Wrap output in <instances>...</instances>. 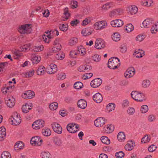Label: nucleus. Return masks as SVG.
<instances>
[{"label": "nucleus", "mask_w": 158, "mask_h": 158, "mask_svg": "<svg viewBox=\"0 0 158 158\" xmlns=\"http://www.w3.org/2000/svg\"><path fill=\"white\" fill-rule=\"evenodd\" d=\"M120 65V60L117 57L111 58L108 61V67L110 69H115L119 67Z\"/></svg>", "instance_id": "obj_1"}, {"label": "nucleus", "mask_w": 158, "mask_h": 158, "mask_svg": "<svg viewBox=\"0 0 158 158\" xmlns=\"http://www.w3.org/2000/svg\"><path fill=\"white\" fill-rule=\"evenodd\" d=\"M30 24H25L22 25L19 27L18 31L21 34H28L31 33L32 28Z\"/></svg>", "instance_id": "obj_2"}, {"label": "nucleus", "mask_w": 158, "mask_h": 158, "mask_svg": "<svg viewBox=\"0 0 158 158\" xmlns=\"http://www.w3.org/2000/svg\"><path fill=\"white\" fill-rule=\"evenodd\" d=\"M132 98L135 101L141 102L144 100V95L143 93L136 91H132L131 94Z\"/></svg>", "instance_id": "obj_3"}, {"label": "nucleus", "mask_w": 158, "mask_h": 158, "mask_svg": "<svg viewBox=\"0 0 158 158\" xmlns=\"http://www.w3.org/2000/svg\"><path fill=\"white\" fill-rule=\"evenodd\" d=\"M79 127V125L76 123H70L67 126V129L70 133H74L78 131Z\"/></svg>", "instance_id": "obj_4"}, {"label": "nucleus", "mask_w": 158, "mask_h": 158, "mask_svg": "<svg viewBox=\"0 0 158 158\" xmlns=\"http://www.w3.org/2000/svg\"><path fill=\"white\" fill-rule=\"evenodd\" d=\"M107 26V23L103 21L96 22L94 24V28L97 30L103 29L106 28Z\"/></svg>", "instance_id": "obj_5"}, {"label": "nucleus", "mask_w": 158, "mask_h": 158, "mask_svg": "<svg viewBox=\"0 0 158 158\" xmlns=\"http://www.w3.org/2000/svg\"><path fill=\"white\" fill-rule=\"evenodd\" d=\"M44 122L42 120L39 119L34 122L32 126L34 129H38L44 127Z\"/></svg>", "instance_id": "obj_6"}, {"label": "nucleus", "mask_w": 158, "mask_h": 158, "mask_svg": "<svg viewBox=\"0 0 158 158\" xmlns=\"http://www.w3.org/2000/svg\"><path fill=\"white\" fill-rule=\"evenodd\" d=\"M12 124L15 125H19L21 121L20 116L17 113H14L11 119Z\"/></svg>", "instance_id": "obj_7"}, {"label": "nucleus", "mask_w": 158, "mask_h": 158, "mask_svg": "<svg viewBox=\"0 0 158 158\" xmlns=\"http://www.w3.org/2000/svg\"><path fill=\"white\" fill-rule=\"evenodd\" d=\"M51 126L55 132L58 134H61L62 133V128L59 124L55 122L52 123L51 124Z\"/></svg>", "instance_id": "obj_8"}, {"label": "nucleus", "mask_w": 158, "mask_h": 158, "mask_svg": "<svg viewBox=\"0 0 158 158\" xmlns=\"http://www.w3.org/2000/svg\"><path fill=\"white\" fill-rule=\"evenodd\" d=\"M106 121V120L104 118L99 117L95 120L94 124L97 127H100L104 124Z\"/></svg>", "instance_id": "obj_9"}, {"label": "nucleus", "mask_w": 158, "mask_h": 158, "mask_svg": "<svg viewBox=\"0 0 158 158\" xmlns=\"http://www.w3.org/2000/svg\"><path fill=\"white\" fill-rule=\"evenodd\" d=\"M135 73V69L133 67L129 68L124 73L125 77L127 78H129L132 77Z\"/></svg>", "instance_id": "obj_10"}, {"label": "nucleus", "mask_w": 158, "mask_h": 158, "mask_svg": "<svg viewBox=\"0 0 158 158\" xmlns=\"http://www.w3.org/2000/svg\"><path fill=\"white\" fill-rule=\"evenodd\" d=\"M105 46V42L102 39H99L96 40L95 47L97 49H101L104 48Z\"/></svg>", "instance_id": "obj_11"}, {"label": "nucleus", "mask_w": 158, "mask_h": 158, "mask_svg": "<svg viewBox=\"0 0 158 158\" xmlns=\"http://www.w3.org/2000/svg\"><path fill=\"white\" fill-rule=\"evenodd\" d=\"M127 10L129 14L133 15H135L137 13L138 11V9L135 5H130L127 8Z\"/></svg>", "instance_id": "obj_12"}, {"label": "nucleus", "mask_w": 158, "mask_h": 158, "mask_svg": "<svg viewBox=\"0 0 158 158\" xmlns=\"http://www.w3.org/2000/svg\"><path fill=\"white\" fill-rule=\"evenodd\" d=\"M43 141L42 139H40L38 136L33 137L31 140V143L32 145H40Z\"/></svg>", "instance_id": "obj_13"}, {"label": "nucleus", "mask_w": 158, "mask_h": 158, "mask_svg": "<svg viewBox=\"0 0 158 158\" xmlns=\"http://www.w3.org/2000/svg\"><path fill=\"white\" fill-rule=\"evenodd\" d=\"M15 99L13 97H10L7 98L5 100V103L8 107L12 108L15 104Z\"/></svg>", "instance_id": "obj_14"}, {"label": "nucleus", "mask_w": 158, "mask_h": 158, "mask_svg": "<svg viewBox=\"0 0 158 158\" xmlns=\"http://www.w3.org/2000/svg\"><path fill=\"white\" fill-rule=\"evenodd\" d=\"M102 81L99 78H96L92 80L90 83V85L93 88H96L99 86L102 83Z\"/></svg>", "instance_id": "obj_15"}, {"label": "nucleus", "mask_w": 158, "mask_h": 158, "mask_svg": "<svg viewBox=\"0 0 158 158\" xmlns=\"http://www.w3.org/2000/svg\"><path fill=\"white\" fill-rule=\"evenodd\" d=\"M154 23V20L151 18H147L145 19L143 22V24L145 28H148L150 27Z\"/></svg>", "instance_id": "obj_16"}, {"label": "nucleus", "mask_w": 158, "mask_h": 158, "mask_svg": "<svg viewBox=\"0 0 158 158\" xmlns=\"http://www.w3.org/2000/svg\"><path fill=\"white\" fill-rule=\"evenodd\" d=\"M111 25L114 27H120L123 24V22L121 19H116L111 22Z\"/></svg>", "instance_id": "obj_17"}, {"label": "nucleus", "mask_w": 158, "mask_h": 158, "mask_svg": "<svg viewBox=\"0 0 158 158\" xmlns=\"http://www.w3.org/2000/svg\"><path fill=\"white\" fill-rule=\"evenodd\" d=\"M35 95L34 93L32 91L28 90L26 92L22 95L23 98L25 99H29L33 98Z\"/></svg>", "instance_id": "obj_18"}, {"label": "nucleus", "mask_w": 158, "mask_h": 158, "mask_svg": "<svg viewBox=\"0 0 158 158\" xmlns=\"http://www.w3.org/2000/svg\"><path fill=\"white\" fill-rule=\"evenodd\" d=\"M94 100L97 103H100L102 100L103 98L102 95L99 93H97L93 96Z\"/></svg>", "instance_id": "obj_19"}, {"label": "nucleus", "mask_w": 158, "mask_h": 158, "mask_svg": "<svg viewBox=\"0 0 158 158\" xmlns=\"http://www.w3.org/2000/svg\"><path fill=\"white\" fill-rule=\"evenodd\" d=\"M77 104L78 107L82 109H85L87 106L86 101L83 99L78 100Z\"/></svg>", "instance_id": "obj_20"}, {"label": "nucleus", "mask_w": 158, "mask_h": 158, "mask_svg": "<svg viewBox=\"0 0 158 158\" xmlns=\"http://www.w3.org/2000/svg\"><path fill=\"white\" fill-rule=\"evenodd\" d=\"M32 108V104L31 103H26L24 106H23L22 108L23 112L24 113H27L29 112V110Z\"/></svg>", "instance_id": "obj_21"}, {"label": "nucleus", "mask_w": 158, "mask_h": 158, "mask_svg": "<svg viewBox=\"0 0 158 158\" xmlns=\"http://www.w3.org/2000/svg\"><path fill=\"white\" fill-rule=\"evenodd\" d=\"M115 3L114 2H108L103 5L102 9L104 10H106L110 8H113L115 6Z\"/></svg>", "instance_id": "obj_22"}, {"label": "nucleus", "mask_w": 158, "mask_h": 158, "mask_svg": "<svg viewBox=\"0 0 158 158\" xmlns=\"http://www.w3.org/2000/svg\"><path fill=\"white\" fill-rule=\"evenodd\" d=\"M6 130L4 127L0 128V140H3L6 136Z\"/></svg>", "instance_id": "obj_23"}, {"label": "nucleus", "mask_w": 158, "mask_h": 158, "mask_svg": "<svg viewBox=\"0 0 158 158\" xmlns=\"http://www.w3.org/2000/svg\"><path fill=\"white\" fill-rule=\"evenodd\" d=\"M93 31V30L90 28H85L82 30L81 33L83 36H86L91 34Z\"/></svg>", "instance_id": "obj_24"}, {"label": "nucleus", "mask_w": 158, "mask_h": 158, "mask_svg": "<svg viewBox=\"0 0 158 158\" xmlns=\"http://www.w3.org/2000/svg\"><path fill=\"white\" fill-rule=\"evenodd\" d=\"M114 126L111 125H107L104 127V131L106 133H111L114 130Z\"/></svg>", "instance_id": "obj_25"}, {"label": "nucleus", "mask_w": 158, "mask_h": 158, "mask_svg": "<svg viewBox=\"0 0 158 158\" xmlns=\"http://www.w3.org/2000/svg\"><path fill=\"white\" fill-rule=\"evenodd\" d=\"M53 142L54 144L58 146H61L62 145L63 142L60 138L58 137H55L53 138Z\"/></svg>", "instance_id": "obj_26"}, {"label": "nucleus", "mask_w": 158, "mask_h": 158, "mask_svg": "<svg viewBox=\"0 0 158 158\" xmlns=\"http://www.w3.org/2000/svg\"><path fill=\"white\" fill-rule=\"evenodd\" d=\"M133 55L136 58L142 57L143 55H144V52L139 49L135 50Z\"/></svg>", "instance_id": "obj_27"}, {"label": "nucleus", "mask_w": 158, "mask_h": 158, "mask_svg": "<svg viewBox=\"0 0 158 158\" xmlns=\"http://www.w3.org/2000/svg\"><path fill=\"white\" fill-rule=\"evenodd\" d=\"M41 60V57L38 56L33 55L31 56V60L34 64H37Z\"/></svg>", "instance_id": "obj_28"}, {"label": "nucleus", "mask_w": 158, "mask_h": 158, "mask_svg": "<svg viewBox=\"0 0 158 158\" xmlns=\"http://www.w3.org/2000/svg\"><path fill=\"white\" fill-rule=\"evenodd\" d=\"M117 138L120 142L124 141L126 139L125 134L123 132H120L118 135Z\"/></svg>", "instance_id": "obj_29"}, {"label": "nucleus", "mask_w": 158, "mask_h": 158, "mask_svg": "<svg viewBox=\"0 0 158 158\" xmlns=\"http://www.w3.org/2000/svg\"><path fill=\"white\" fill-rule=\"evenodd\" d=\"M50 69L52 70L51 72L48 71V73L49 74H53L56 72L57 70L56 65L54 64H51L49 66Z\"/></svg>", "instance_id": "obj_30"}, {"label": "nucleus", "mask_w": 158, "mask_h": 158, "mask_svg": "<svg viewBox=\"0 0 158 158\" xmlns=\"http://www.w3.org/2000/svg\"><path fill=\"white\" fill-rule=\"evenodd\" d=\"M12 86H7L6 85L3 87L1 91L3 93L6 94L7 93L10 92L12 90Z\"/></svg>", "instance_id": "obj_31"}, {"label": "nucleus", "mask_w": 158, "mask_h": 158, "mask_svg": "<svg viewBox=\"0 0 158 158\" xmlns=\"http://www.w3.org/2000/svg\"><path fill=\"white\" fill-rule=\"evenodd\" d=\"M41 158H52L51 154L48 152H42L40 155Z\"/></svg>", "instance_id": "obj_32"}, {"label": "nucleus", "mask_w": 158, "mask_h": 158, "mask_svg": "<svg viewBox=\"0 0 158 158\" xmlns=\"http://www.w3.org/2000/svg\"><path fill=\"white\" fill-rule=\"evenodd\" d=\"M44 48L43 45L36 46L33 47L32 50L35 52H37L43 51Z\"/></svg>", "instance_id": "obj_33"}, {"label": "nucleus", "mask_w": 158, "mask_h": 158, "mask_svg": "<svg viewBox=\"0 0 158 158\" xmlns=\"http://www.w3.org/2000/svg\"><path fill=\"white\" fill-rule=\"evenodd\" d=\"M64 16L63 18H64V19H63V20L65 21L68 19L70 16V14L69 13V9L67 7L64 9Z\"/></svg>", "instance_id": "obj_34"}, {"label": "nucleus", "mask_w": 158, "mask_h": 158, "mask_svg": "<svg viewBox=\"0 0 158 158\" xmlns=\"http://www.w3.org/2000/svg\"><path fill=\"white\" fill-rule=\"evenodd\" d=\"M77 53L80 54L81 56H84L86 54L85 49L82 46L78 48Z\"/></svg>", "instance_id": "obj_35"}, {"label": "nucleus", "mask_w": 158, "mask_h": 158, "mask_svg": "<svg viewBox=\"0 0 158 158\" xmlns=\"http://www.w3.org/2000/svg\"><path fill=\"white\" fill-rule=\"evenodd\" d=\"M101 140L102 142L105 144L108 145L110 143V140L106 136H102L101 138Z\"/></svg>", "instance_id": "obj_36"}, {"label": "nucleus", "mask_w": 158, "mask_h": 158, "mask_svg": "<svg viewBox=\"0 0 158 158\" xmlns=\"http://www.w3.org/2000/svg\"><path fill=\"white\" fill-rule=\"evenodd\" d=\"M151 31L152 33H156L158 31V22H157L156 24L153 25L152 27Z\"/></svg>", "instance_id": "obj_37"}, {"label": "nucleus", "mask_w": 158, "mask_h": 158, "mask_svg": "<svg viewBox=\"0 0 158 158\" xmlns=\"http://www.w3.org/2000/svg\"><path fill=\"white\" fill-rule=\"evenodd\" d=\"M45 68L44 66L40 67L37 70L38 75H43L45 73Z\"/></svg>", "instance_id": "obj_38"}, {"label": "nucleus", "mask_w": 158, "mask_h": 158, "mask_svg": "<svg viewBox=\"0 0 158 158\" xmlns=\"http://www.w3.org/2000/svg\"><path fill=\"white\" fill-rule=\"evenodd\" d=\"M65 55L62 52L57 53L56 54L55 57L58 60H61L64 57Z\"/></svg>", "instance_id": "obj_39"}, {"label": "nucleus", "mask_w": 158, "mask_h": 158, "mask_svg": "<svg viewBox=\"0 0 158 158\" xmlns=\"http://www.w3.org/2000/svg\"><path fill=\"white\" fill-rule=\"evenodd\" d=\"M31 45L30 44L25 45L20 48V50L23 52H26L30 50Z\"/></svg>", "instance_id": "obj_40"}, {"label": "nucleus", "mask_w": 158, "mask_h": 158, "mask_svg": "<svg viewBox=\"0 0 158 158\" xmlns=\"http://www.w3.org/2000/svg\"><path fill=\"white\" fill-rule=\"evenodd\" d=\"M58 106V104L56 102H53L50 104L49 106V108L51 110H56Z\"/></svg>", "instance_id": "obj_41"}, {"label": "nucleus", "mask_w": 158, "mask_h": 158, "mask_svg": "<svg viewBox=\"0 0 158 158\" xmlns=\"http://www.w3.org/2000/svg\"><path fill=\"white\" fill-rule=\"evenodd\" d=\"M78 42V40L77 38L74 37L71 38L69 42V44L70 45H73L76 44Z\"/></svg>", "instance_id": "obj_42"}, {"label": "nucleus", "mask_w": 158, "mask_h": 158, "mask_svg": "<svg viewBox=\"0 0 158 158\" xmlns=\"http://www.w3.org/2000/svg\"><path fill=\"white\" fill-rule=\"evenodd\" d=\"M112 39L116 42L120 40V35L118 33H115L113 35Z\"/></svg>", "instance_id": "obj_43"}, {"label": "nucleus", "mask_w": 158, "mask_h": 158, "mask_svg": "<svg viewBox=\"0 0 158 158\" xmlns=\"http://www.w3.org/2000/svg\"><path fill=\"white\" fill-rule=\"evenodd\" d=\"M83 86V84L81 82L78 81L74 84V87L76 89H79L81 88Z\"/></svg>", "instance_id": "obj_44"}, {"label": "nucleus", "mask_w": 158, "mask_h": 158, "mask_svg": "<svg viewBox=\"0 0 158 158\" xmlns=\"http://www.w3.org/2000/svg\"><path fill=\"white\" fill-rule=\"evenodd\" d=\"M24 147V144L23 142H18L15 145L14 147L18 149H23Z\"/></svg>", "instance_id": "obj_45"}, {"label": "nucleus", "mask_w": 158, "mask_h": 158, "mask_svg": "<svg viewBox=\"0 0 158 158\" xmlns=\"http://www.w3.org/2000/svg\"><path fill=\"white\" fill-rule=\"evenodd\" d=\"M62 48V46L60 44H57L54 46L53 48H52L53 51L54 52H57L60 51Z\"/></svg>", "instance_id": "obj_46"}, {"label": "nucleus", "mask_w": 158, "mask_h": 158, "mask_svg": "<svg viewBox=\"0 0 158 158\" xmlns=\"http://www.w3.org/2000/svg\"><path fill=\"white\" fill-rule=\"evenodd\" d=\"M42 133L44 135L48 136L51 135V130L49 129H43L42 131Z\"/></svg>", "instance_id": "obj_47"}, {"label": "nucleus", "mask_w": 158, "mask_h": 158, "mask_svg": "<svg viewBox=\"0 0 158 158\" xmlns=\"http://www.w3.org/2000/svg\"><path fill=\"white\" fill-rule=\"evenodd\" d=\"M1 158H11V156L8 152L5 151L2 154Z\"/></svg>", "instance_id": "obj_48"}, {"label": "nucleus", "mask_w": 158, "mask_h": 158, "mask_svg": "<svg viewBox=\"0 0 158 158\" xmlns=\"http://www.w3.org/2000/svg\"><path fill=\"white\" fill-rule=\"evenodd\" d=\"M66 77V75L65 73H59L56 76L57 79L59 80H63Z\"/></svg>", "instance_id": "obj_49"}, {"label": "nucleus", "mask_w": 158, "mask_h": 158, "mask_svg": "<svg viewBox=\"0 0 158 158\" xmlns=\"http://www.w3.org/2000/svg\"><path fill=\"white\" fill-rule=\"evenodd\" d=\"M150 84V82L149 80H145L142 81V85L143 88H146L148 87Z\"/></svg>", "instance_id": "obj_50"}, {"label": "nucleus", "mask_w": 158, "mask_h": 158, "mask_svg": "<svg viewBox=\"0 0 158 158\" xmlns=\"http://www.w3.org/2000/svg\"><path fill=\"white\" fill-rule=\"evenodd\" d=\"M115 105L113 103H110L108 104L106 107L109 111H110L114 110Z\"/></svg>", "instance_id": "obj_51"}, {"label": "nucleus", "mask_w": 158, "mask_h": 158, "mask_svg": "<svg viewBox=\"0 0 158 158\" xmlns=\"http://www.w3.org/2000/svg\"><path fill=\"white\" fill-rule=\"evenodd\" d=\"M134 29L133 26L131 24H128L126 27L125 30L127 32H131Z\"/></svg>", "instance_id": "obj_52"}, {"label": "nucleus", "mask_w": 158, "mask_h": 158, "mask_svg": "<svg viewBox=\"0 0 158 158\" xmlns=\"http://www.w3.org/2000/svg\"><path fill=\"white\" fill-rule=\"evenodd\" d=\"M148 110V106L146 105L142 106L141 108L140 111L143 113H145L147 112Z\"/></svg>", "instance_id": "obj_53"}, {"label": "nucleus", "mask_w": 158, "mask_h": 158, "mask_svg": "<svg viewBox=\"0 0 158 158\" xmlns=\"http://www.w3.org/2000/svg\"><path fill=\"white\" fill-rule=\"evenodd\" d=\"M150 140L148 135H145L142 139L141 142L143 143H146L148 142Z\"/></svg>", "instance_id": "obj_54"}, {"label": "nucleus", "mask_w": 158, "mask_h": 158, "mask_svg": "<svg viewBox=\"0 0 158 158\" xmlns=\"http://www.w3.org/2000/svg\"><path fill=\"white\" fill-rule=\"evenodd\" d=\"M92 59L94 61L98 62L101 60V56L99 55L96 54L92 56Z\"/></svg>", "instance_id": "obj_55"}, {"label": "nucleus", "mask_w": 158, "mask_h": 158, "mask_svg": "<svg viewBox=\"0 0 158 158\" xmlns=\"http://www.w3.org/2000/svg\"><path fill=\"white\" fill-rule=\"evenodd\" d=\"M93 73H87L85 74L83 77L82 78L84 80H85L88 78H89L93 76Z\"/></svg>", "instance_id": "obj_56"}, {"label": "nucleus", "mask_w": 158, "mask_h": 158, "mask_svg": "<svg viewBox=\"0 0 158 158\" xmlns=\"http://www.w3.org/2000/svg\"><path fill=\"white\" fill-rule=\"evenodd\" d=\"M133 145L130 143H127L125 146V148L126 150L130 151L133 148Z\"/></svg>", "instance_id": "obj_57"}, {"label": "nucleus", "mask_w": 158, "mask_h": 158, "mask_svg": "<svg viewBox=\"0 0 158 158\" xmlns=\"http://www.w3.org/2000/svg\"><path fill=\"white\" fill-rule=\"evenodd\" d=\"M124 156V153L122 151L117 152L115 153V156L117 158H121Z\"/></svg>", "instance_id": "obj_58"}, {"label": "nucleus", "mask_w": 158, "mask_h": 158, "mask_svg": "<svg viewBox=\"0 0 158 158\" xmlns=\"http://www.w3.org/2000/svg\"><path fill=\"white\" fill-rule=\"evenodd\" d=\"M59 27L60 30L63 31H65L68 29L67 26L64 24H60Z\"/></svg>", "instance_id": "obj_59"}, {"label": "nucleus", "mask_w": 158, "mask_h": 158, "mask_svg": "<svg viewBox=\"0 0 158 158\" xmlns=\"http://www.w3.org/2000/svg\"><path fill=\"white\" fill-rule=\"evenodd\" d=\"M34 73V71L33 70H31L26 72V77H31L33 76Z\"/></svg>", "instance_id": "obj_60"}, {"label": "nucleus", "mask_w": 158, "mask_h": 158, "mask_svg": "<svg viewBox=\"0 0 158 158\" xmlns=\"http://www.w3.org/2000/svg\"><path fill=\"white\" fill-rule=\"evenodd\" d=\"M79 23L80 21L78 19H75L72 21L70 22V24L72 26H76Z\"/></svg>", "instance_id": "obj_61"}, {"label": "nucleus", "mask_w": 158, "mask_h": 158, "mask_svg": "<svg viewBox=\"0 0 158 158\" xmlns=\"http://www.w3.org/2000/svg\"><path fill=\"white\" fill-rule=\"evenodd\" d=\"M135 110L132 107L129 108L127 110V113L130 115H133L135 113Z\"/></svg>", "instance_id": "obj_62"}, {"label": "nucleus", "mask_w": 158, "mask_h": 158, "mask_svg": "<svg viewBox=\"0 0 158 158\" xmlns=\"http://www.w3.org/2000/svg\"><path fill=\"white\" fill-rule=\"evenodd\" d=\"M144 37L143 35H138L136 38L135 40L137 41L141 42L144 40Z\"/></svg>", "instance_id": "obj_63"}, {"label": "nucleus", "mask_w": 158, "mask_h": 158, "mask_svg": "<svg viewBox=\"0 0 158 158\" xmlns=\"http://www.w3.org/2000/svg\"><path fill=\"white\" fill-rule=\"evenodd\" d=\"M78 6V2L76 1H73L71 4V8L73 9L76 8Z\"/></svg>", "instance_id": "obj_64"}]
</instances>
